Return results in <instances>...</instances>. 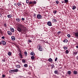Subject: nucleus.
I'll list each match as a JSON object with an SVG mask.
<instances>
[{
	"label": "nucleus",
	"mask_w": 78,
	"mask_h": 78,
	"mask_svg": "<svg viewBox=\"0 0 78 78\" xmlns=\"http://www.w3.org/2000/svg\"><path fill=\"white\" fill-rule=\"evenodd\" d=\"M56 12H57V11H56V10H54L53 11V14H56Z\"/></svg>",
	"instance_id": "nucleus-29"
},
{
	"label": "nucleus",
	"mask_w": 78,
	"mask_h": 78,
	"mask_svg": "<svg viewBox=\"0 0 78 78\" xmlns=\"http://www.w3.org/2000/svg\"><path fill=\"white\" fill-rule=\"evenodd\" d=\"M73 73L74 75H76V74H77V73H78V72H77L76 71H74L73 72Z\"/></svg>",
	"instance_id": "nucleus-16"
},
{
	"label": "nucleus",
	"mask_w": 78,
	"mask_h": 78,
	"mask_svg": "<svg viewBox=\"0 0 78 78\" xmlns=\"http://www.w3.org/2000/svg\"><path fill=\"white\" fill-rule=\"evenodd\" d=\"M8 55H9V56H11V52L10 51L9 52Z\"/></svg>",
	"instance_id": "nucleus-24"
},
{
	"label": "nucleus",
	"mask_w": 78,
	"mask_h": 78,
	"mask_svg": "<svg viewBox=\"0 0 78 78\" xmlns=\"http://www.w3.org/2000/svg\"><path fill=\"white\" fill-rule=\"evenodd\" d=\"M47 43L48 44V42H47Z\"/></svg>",
	"instance_id": "nucleus-57"
},
{
	"label": "nucleus",
	"mask_w": 78,
	"mask_h": 78,
	"mask_svg": "<svg viewBox=\"0 0 78 78\" xmlns=\"http://www.w3.org/2000/svg\"><path fill=\"white\" fill-rule=\"evenodd\" d=\"M10 30L12 32H14V29H13V28H10Z\"/></svg>",
	"instance_id": "nucleus-17"
},
{
	"label": "nucleus",
	"mask_w": 78,
	"mask_h": 78,
	"mask_svg": "<svg viewBox=\"0 0 78 78\" xmlns=\"http://www.w3.org/2000/svg\"><path fill=\"white\" fill-rule=\"evenodd\" d=\"M11 39L12 41H15L16 40V38H15V37L14 36H12L11 37Z\"/></svg>",
	"instance_id": "nucleus-12"
},
{
	"label": "nucleus",
	"mask_w": 78,
	"mask_h": 78,
	"mask_svg": "<svg viewBox=\"0 0 78 78\" xmlns=\"http://www.w3.org/2000/svg\"><path fill=\"white\" fill-rule=\"evenodd\" d=\"M4 27L5 28H7V24L6 23H4Z\"/></svg>",
	"instance_id": "nucleus-14"
},
{
	"label": "nucleus",
	"mask_w": 78,
	"mask_h": 78,
	"mask_svg": "<svg viewBox=\"0 0 78 78\" xmlns=\"http://www.w3.org/2000/svg\"><path fill=\"white\" fill-rule=\"evenodd\" d=\"M47 25H48V26H50V27H51V26H52L51 23L50 21H48L47 22Z\"/></svg>",
	"instance_id": "nucleus-7"
},
{
	"label": "nucleus",
	"mask_w": 78,
	"mask_h": 78,
	"mask_svg": "<svg viewBox=\"0 0 78 78\" xmlns=\"http://www.w3.org/2000/svg\"><path fill=\"white\" fill-rule=\"evenodd\" d=\"M2 17V14H1L0 12V17Z\"/></svg>",
	"instance_id": "nucleus-46"
},
{
	"label": "nucleus",
	"mask_w": 78,
	"mask_h": 78,
	"mask_svg": "<svg viewBox=\"0 0 78 78\" xmlns=\"http://www.w3.org/2000/svg\"><path fill=\"white\" fill-rule=\"evenodd\" d=\"M12 17V15H7V17L8 18H11V17Z\"/></svg>",
	"instance_id": "nucleus-13"
},
{
	"label": "nucleus",
	"mask_w": 78,
	"mask_h": 78,
	"mask_svg": "<svg viewBox=\"0 0 78 78\" xmlns=\"http://www.w3.org/2000/svg\"><path fill=\"white\" fill-rule=\"evenodd\" d=\"M27 3H30L29 0H26Z\"/></svg>",
	"instance_id": "nucleus-38"
},
{
	"label": "nucleus",
	"mask_w": 78,
	"mask_h": 78,
	"mask_svg": "<svg viewBox=\"0 0 78 78\" xmlns=\"http://www.w3.org/2000/svg\"><path fill=\"white\" fill-rule=\"evenodd\" d=\"M2 44L3 45H5L6 44V42L5 41H2Z\"/></svg>",
	"instance_id": "nucleus-8"
},
{
	"label": "nucleus",
	"mask_w": 78,
	"mask_h": 78,
	"mask_svg": "<svg viewBox=\"0 0 78 78\" xmlns=\"http://www.w3.org/2000/svg\"><path fill=\"white\" fill-rule=\"evenodd\" d=\"M37 19H41L42 18V16L41 14H38L37 15Z\"/></svg>",
	"instance_id": "nucleus-6"
},
{
	"label": "nucleus",
	"mask_w": 78,
	"mask_h": 78,
	"mask_svg": "<svg viewBox=\"0 0 78 78\" xmlns=\"http://www.w3.org/2000/svg\"><path fill=\"white\" fill-rule=\"evenodd\" d=\"M36 4V2L35 1H30L29 3V5L31 4H32V5H34V4Z\"/></svg>",
	"instance_id": "nucleus-4"
},
{
	"label": "nucleus",
	"mask_w": 78,
	"mask_h": 78,
	"mask_svg": "<svg viewBox=\"0 0 78 78\" xmlns=\"http://www.w3.org/2000/svg\"><path fill=\"white\" fill-rule=\"evenodd\" d=\"M37 48L38 50H39L41 51H43V49L42 48V46H41V45L40 44H39L37 46Z\"/></svg>",
	"instance_id": "nucleus-3"
},
{
	"label": "nucleus",
	"mask_w": 78,
	"mask_h": 78,
	"mask_svg": "<svg viewBox=\"0 0 78 78\" xmlns=\"http://www.w3.org/2000/svg\"><path fill=\"white\" fill-rule=\"evenodd\" d=\"M24 54L25 55V56H27V52L26 51L24 52Z\"/></svg>",
	"instance_id": "nucleus-27"
},
{
	"label": "nucleus",
	"mask_w": 78,
	"mask_h": 78,
	"mask_svg": "<svg viewBox=\"0 0 78 78\" xmlns=\"http://www.w3.org/2000/svg\"><path fill=\"white\" fill-rule=\"evenodd\" d=\"M18 5L19 6H22V4H20V3H18Z\"/></svg>",
	"instance_id": "nucleus-32"
},
{
	"label": "nucleus",
	"mask_w": 78,
	"mask_h": 78,
	"mask_svg": "<svg viewBox=\"0 0 78 78\" xmlns=\"http://www.w3.org/2000/svg\"><path fill=\"white\" fill-rule=\"evenodd\" d=\"M63 42H68V40H67V39H66L65 40H63Z\"/></svg>",
	"instance_id": "nucleus-20"
},
{
	"label": "nucleus",
	"mask_w": 78,
	"mask_h": 78,
	"mask_svg": "<svg viewBox=\"0 0 78 78\" xmlns=\"http://www.w3.org/2000/svg\"><path fill=\"white\" fill-rule=\"evenodd\" d=\"M19 27L17 28V30L19 32H21L22 34H25L26 28L24 27V26L21 24H19Z\"/></svg>",
	"instance_id": "nucleus-1"
},
{
	"label": "nucleus",
	"mask_w": 78,
	"mask_h": 78,
	"mask_svg": "<svg viewBox=\"0 0 78 78\" xmlns=\"http://www.w3.org/2000/svg\"><path fill=\"white\" fill-rule=\"evenodd\" d=\"M28 42H32V41L31 40H28Z\"/></svg>",
	"instance_id": "nucleus-40"
},
{
	"label": "nucleus",
	"mask_w": 78,
	"mask_h": 78,
	"mask_svg": "<svg viewBox=\"0 0 78 78\" xmlns=\"http://www.w3.org/2000/svg\"><path fill=\"white\" fill-rule=\"evenodd\" d=\"M54 73L55 74H56L57 75H58L59 74V73L58 72V70H55L54 71Z\"/></svg>",
	"instance_id": "nucleus-9"
},
{
	"label": "nucleus",
	"mask_w": 78,
	"mask_h": 78,
	"mask_svg": "<svg viewBox=\"0 0 78 78\" xmlns=\"http://www.w3.org/2000/svg\"><path fill=\"white\" fill-rule=\"evenodd\" d=\"M16 20L17 21V22H20V20L19 18H17L16 19Z\"/></svg>",
	"instance_id": "nucleus-15"
},
{
	"label": "nucleus",
	"mask_w": 78,
	"mask_h": 78,
	"mask_svg": "<svg viewBox=\"0 0 78 78\" xmlns=\"http://www.w3.org/2000/svg\"><path fill=\"white\" fill-rule=\"evenodd\" d=\"M52 66H51V68H52V69H53V66H54V65H53V64L52 65Z\"/></svg>",
	"instance_id": "nucleus-48"
},
{
	"label": "nucleus",
	"mask_w": 78,
	"mask_h": 78,
	"mask_svg": "<svg viewBox=\"0 0 78 78\" xmlns=\"http://www.w3.org/2000/svg\"><path fill=\"white\" fill-rule=\"evenodd\" d=\"M2 44H0V45H1Z\"/></svg>",
	"instance_id": "nucleus-58"
},
{
	"label": "nucleus",
	"mask_w": 78,
	"mask_h": 78,
	"mask_svg": "<svg viewBox=\"0 0 78 78\" xmlns=\"http://www.w3.org/2000/svg\"><path fill=\"white\" fill-rule=\"evenodd\" d=\"M67 73L68 74V75H71V71H68L67 72Z\"/></svg>",
	"instance_id": "nucleus-18"
},
{
	"label": "nucleus",
	"mask_w": 78,
	"mask_h": 78,
	"mask_svg": "<svg viewBox=\"0 0 78 78\" xmlns=\"http://www.w3.org/2000/svg\"><path fill=\"white\" fill-rule=\"evenodd\" d=\"M19 55L21 57V58H22V53H19Z\"/></svg>",
	"instance_id": "nucleus-30"
},
{
	"label": "nucleus",
	"mask_w": 78,
	"mask_h": 78,
	"mask_svg": "<svg viewBox=\"0 0 78 78\" xmlns=\"http://www.w3.org/2000/svg\"><path fill=\"white\" fill-rule=\"evenodd\" d=\"M78 53V52L76 51L73 52V55H77V53Z\"/></svg>",
	"instance_id": "nucleus-21"
},
{
	"label": "nucleus",
	"mask_w": 78,
	"mask_h": 78,
	"mask_svg": "<svg viewBox=\"0 0 78 78\" xmlns=\"http://www.w3.org/2000/svg\"><path fill=\"white\" fill-rule=\"evenodd\" d=\"M58 34H61V31H58L57 33Z\"/></svg>",
	"instance_id": "nucleus-44"
},
{
	"label": "nucleus",
	"mask_w": 78,
	"mask_h": 78,
	"mask_svg": "<svg viewBox=\"0 0 78 78\" xmlns=\"http://www.w3.org/2000/svg\"><path fill=\"white\" fill-rule=\"evenodd\" d=\"M35 54L33 52H32L30 53V55H32V56H34Z\"/></svg>",
	"instance_id": "nucleus-19"
},
{
	"label": "nucleus",
	"mask_w": 78,
	"mask_h": 78,
	"mask_svg": "<svg viewBox=\"0 0 78 78\" xmlns=\"http://www.w3.org/2000/svg\"><path fill=\"white\" fill-rule=\"evenodd\" d=\"M21 20H22V21H23L25 20V18H22L21 19Z\"/></svg>",
	"instance_id": "nucleus-41"
},
{
	"label": "nucleus",
	"mask_w": 78,
	"mask_h": 78,
	"mask_svg": "<svg viewBox=\"0 0 78 78\" xmlns=\"http://www.w3.org/2000/svg\"><path fill=\"white\" fill-rule=\"evenodd\" d=\"M72 7H73L72 8V9L73 10H75V9L76 8V7L75 5H73L72 6Z\"/></svg>",
	"instance_id": "nucleus-10"
},
{
	"label": "nucleus",
	"mask_w": 78,
	"mask_h": 78,
	"mask_svg": "<svg viewBox=\"0 0 78 78\" xmlns=\"http://www.w3.org/2000/svg\"><path fill=\"white\" fill-rule=\"evenodd\" d=\"M64 2L65 3H68L69 2L68 0H64Z\"/></svg>",
	"instance_id": "nucleus-28"
},
{
	"label": "nucleus",
	"mask_w": 78,
	"mask_h": 78,
	"mask_svg": "<svg viewBox=\"0 0 78 78\" xmlns=\"http://www.w3.org/2000/svg\"><path fill=\"white\" fill-rule=\"evenodd\" d=\"M52 21L54 23L56 22L57 21L55 19H52Z\"/></svg>",
	"instance_id": "nucleus-26"
},
{
	"label": "nucleus",
	"mask_w": 78,
	"mask_h": 78,
	"mask_svg": "<svg viewBox=\"0 0 78 78\" xmlns=\"http://www.w3.org/2000/svg\"><path fill=\"white\" fill-rule=\"evenodd\" d=\"M16 67L17 68H19V69H20V66L19 65H16Z\"/></svg>",
	"instance_id": "nucleus-25"
},
{
	"label": "nucleus",
	"mask_w": 78,
	"mask_h": 78,
	"mask_svg": "<svg viewBox=\"0 0 78 78\" xmlns=\"http://www.w3.org/2000/svg\"><path fill=\"white\" fill-rule=\"evenodd\" d=\"M19 72V69H15L14 70H11L9 71V72L10 73H12L14 72Z\"/></svg>",
	"instance_id": "nucleus-2"
},
{
	"label": "nucleus",
	"mask_w": 78,
	"mask_h": 78,
	"mask_svg": "<svg viewBox=\"0 0 78 78\" xmlns=\"http://www.w3.org/2000/svg\"><path fill=\"white\" fill-rule=\"evenodd\" d=\"M3 61H4V62H5V60H3Z\"/></svg>",
	"instance_id": "nucleus-55"
},
{
	"label": "nucleus",
	"mask_w": 78,
	"mask_h": 78,
	"mask_svg": "<svg viewBox=\"0 0 78 78\" xmlns=\"http://www.w3.org/2000/svg\"><path fill=\"white\" fill-rule=\"evenodd\" d=\"M67 36L68 37H70V34H67Z\"/></svg>",
	"instance_id": "nucleus-39"
},
{
	"label": "nucleus",
	"mask_w": 78,
	"mask_h": 78,
	"mask_svg": "<svg viewBox=\"0 0 78 78\" xmlns=\"http://www.w3.org/2000/svg\"><path fill=\"white\" fill-rule=\"evenodd\" d=\"M2 34L3 32L2 31V30H1V29H0V34Z\"/></svg>",
	"instance_id": "nucleus-35"
},
{
	"label": "nucleus",
	"mask_w": 78,
	"mask_h": 78,
	"mask_svg": "<svg viewBox=\"0 0 78 78\" xmlns=\"http://www.w3.org/2000/svg\"><path fill=\"white\" fill-rule=\"evenodd\" d=\"M62 3H65V1H62Z\"/></svg>",
	"instance_id": "nucleus-45"
},
{
	"label": "nucleus",
	"mask_w": 78,
	"mask_h": 78,
	"mask_svg": "<svg viewBox=\"0 0 78 78\" xmlns=\"http://www.w3.org/2000/svg\"><path fill=\"white\" fill-rule=\"evenodd\" d=\"M22 62L23 63H25V62H26V60L23 59L22 60Z\"/></svg>",
	"instance_id": "nucleus-23"
},
{
	"label": "nucleus",
	"mask_w": 78,
	"mask_h": 78,
	"mask_svg": "<svg viewBox=\"0 0 78 78\" xmlns=\"http://www.w3.org/2000/svg\"><path fill=\"white\" fill-rule=\"evenodd\" d=\"M0 44H2V43L1 42V41H0Z\"/></svg>",
	"instance_id": "nucleus-54"
},
{
	"label": "nucleus",
	"mask_w": 78,
	"mask_h": 78,
	"mask_svg": "<svg viewBox=\"0 0 78 78\" xmlns=\"http://www.w3.org/2000/svg\"><path fill=\"white\" fill-rule=\"evenodd\" d=\"M63 48H64L65 50H67V48H68L67 47H65L64 46Z\"/></svg>",
	"instance_id": "nucleus-36"
},
{
	"label": "nucleus",
	"mask_w": 78,
	"mask_h": 78,
	"mask_svg": "<svg viewBox=\"0 0 78 78\" xmlns=\"http://www.w3.org/2000/svg\"><path fill=\"white\" fill-rule=\"evenodd\" d=\"M14 5L15 6H16V5H17V4H14Z\"/></svg>",
	"instance_id": "nucleus-53"
},
{
	"label": "nucleus",
	"mask_w": 78,
	"mask_h": 78,
	"mask_svg": "<svg viewBox=\"0 0 78 78\" xmlns=\"http://www.w3.org/2000/svg\"><path fill=\"white\" fill-rule=\"evenodd\" d=\"M66 54H68V53H69V51L68 50H66Z\"/></svg>",
	"instance_id": "nucleus-33"
},
{
	"label": "nucleus",
	"mask_w": 78,
	"mask_h": 78,
	"mask_svg": "<svg viewBox=\"0 0 78 78\" xmlns=\"http://www.w3.org/2000/svg\"><path fill=\"white\" fill-rule=\"evenodd\" d=\"M56 4L57 5H58V4H59V1H56Z\"/></svg>",
	"instance_id": "nucleus-37"
},
{
	"label": "nucleus",
	"mask_w": 78,
	"mask_h": 78,
	"mask_svg": "<svg viewBox=\"0 0 78 78\" xmlns=\"http://www.w3.org/2000/svg\"><path fill=\"white\" fill-rule=\"evenodd\" d=\"M76 58L77 60H78V56L76 57Z\"/></svg>",
	"instance_id": "nucleus-51"
},
{
	"label": "nucleus",
	"mask_w": 78,
	"mask_h": 78,
	"mask_svg": "<svg viewBox=\"0 0 78 78\" xmlns=\"http://www.w3.org/2000/svg\"><path fill=\"white\" fill-rule=\"evenodd\" d=\"M31 58L32 60H33L34 59V56H32L31 57Z\"/></svg>",
	"instance_id": "nucleus-34"
},
{
	"label": "nucleus",
	"mask_w": 78,
	"mask_h": 78,
	"mask_svg": "<svg viewBox=\"0 0 78 78\" xmlns=\"http://www.w3.org/2000/svg\"><path fill=\"white\" fill-rule=\"evenodd\" d=\"M48 61L49 62H52L53 60L51 58H50L48 59Z\"/></svg>",
	"instance_id": "nucleus-22"
},
{
	"label": "nucleus",
	"mask_w": 78,
	"mask_h": 78,
	"mask_svg": "<svg viewBox=\"0 0 78 78\" xmlns=\"http://www.w3.org/2000/svg\"><path fill=\"white\" fill-rule=\"evenodd\" d=\"M28 74H29V75H31V73L30 72H29L28 73Z\"/></svg>",
	"instance_id": "nucleus-50"
},
{
	"label": "nucleus",
	"mask_w": 78,
	"mask_h": 78,
	"mask_svg": "<svg viewBox=\"0 0 78 78\" xmlns=\"http://www.w3.org/2000/svg\"><path fill=\"white\" fill-rule=\"evenodd\" d=\"M19 52H20L19 53H22V52L21 51H20V50L19 51Z\"/></svg>",
	"instance_id": "nucleus-49"
},
{
	"label": "nucleus",
	"mask_w": 78,
	"mask_h": 78,
	"mask_svg": "<svg viewBox=\"0 0 78 78\" xmlns=\"http://www.w3.org/2000/svg\"><path fill=\"white\" fill-rule=\"evenodd\" d=\"M24 67H28V64H25L24 66Z\"/></svg>",
	"instance_id": "nucleus-31"
},
{
	"label": "nucleus",
	"mask_w": 78,
	"mask_h": 78,
	"mask_svg": "<svg viewBox=\"0 0 78 78\" xmlns=\"http://www.w3.org/2000/svg\"><path fill=\"white\" fill-rule=\"evenodd\" d=\"M76 47L77 48H78V46H76Z\"/></svg>",
	"instance_id": "nucleus-52"
},
{
	"label": "nucleus",
	"mask_w": 78,
	"mask_h": 78,
	"mask_svg": "<svg viewBox=\"0 0 78 78\" xmlns=\"http://www.w3.org/2000/svg\"><path fill=\"white\" fill-rule=\"evenodd\" d=\"M74 36L76 39H78V32H75L74 33Z\"/></svg>",
	"instance_id": "nucleus-5"
},
{
	"label": "nucleus",
	"mask_w": 78,
	"mask_h": 78,
	"mask_svg": "<svg viewBox=\"0 0 78 78\" xmlns=\"http://www.w3.org/2000/svg\"><path fill=\"white\" fill-rule=\"evenodd\" d=\"M34 16H35V17H36V14H35L34 15Z\"/></svg>",
	"instance_id": "nucleus-56"
},
{
	"label": "nucleus",
	"mask_w": 78,
	"mask_h": 78,
	"mask_svg": "<svg viewBox=\"0 0 78 78\" xmlns=\"http://www.w3.org/2000/svg\"><path fill=\"white\" fill-rule=\"evenodd\" d=\"M7 33L9 35H12V33H11V32L10 31H7Z\"/></svg>",
	"instance_id": "nucleus-11"
},
{
	"label": "nucleus",
	"mask_w": 78,
	"mask_h": 78,
	"mask_svg": "<svg viewBox=\"0 0 78 78\" xmlns=\"http://www.w3.org/2000/svg\"><path fill=\"white\" fill-rule=\"evenodd\" d=\"M2 39H5V37H4V36L2 37Z\"/></svg>",
	"instance_id": "nucleus-43"
},
{
	"label": "nucleus",
	"mask_w": 78,
	"mask_h": 78,
	"mask_svg": "<svg viewBox=\"0 0 78 78\" xmlns=\"http://www.w3.org/2000/svg\"><path fill=\"white\" fill-rule=\"evenodd\" d=\"M57 60H58V58L56 57L55 59V61H57Z\"/></svg>",
	"instance_id": "nucleus-42"
},
{
	"label": "nucleus",
	"mask_w": 78,
	"mask_h": 78,
	"mask_svg": "<svg viewBox=\"0 0 78 78\" xmlns=\"http://www.w3.org/2000/svg\"><path fill=\"white\" fill-rule=\"evenodd\" d=\"M2 77L3 78H5V75H2Z\"/></svg>",
	"instance_id": "nucleus-47"
}]
</instances>
